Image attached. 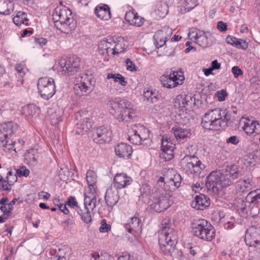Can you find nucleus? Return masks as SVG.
I'll return each mask as SVG.
<instances>
[{
    "label": "nucleus",
    "instance_id": "nucleus-1",
    "mask_svg": "<svg viewBox=\"0 0 260 260\" xmlns=\"http://www.w3.org/2000/svg\"><path fill=\"white\" fill-rule=\"evenodd\" d=\"M236 166H233L230 169L214 171L211 172L206 179V186L208 190L217 193L222 188L227 187L233 184L238 176L235 171Z\"/></svg>",
    "mask_w": 260,
    "mask_h": 260
},
{
    "label": "nucleus",
    "instance_id": "nucleus-2",
    "mask_svg": "<svg viewBox=\"0 0 260 260\" xmlns=\"http://www.w3.org/2000/svg\"><path fill=\"white\" fill-rule=\"evenodd\" d=\"M107 106L110 113L119 122H128L136 116L131 103L125 100L110 98Z\"/></svg>",
    "mask_w": 260,
    "mask_h": 260
},
{
    "label": "nucleus",
    "instance_id": "nucleus-3",
    "mask_svg": "<svg viewBox=\"0 0 260 260\" xmlns=\"http://www.w3.org/2000/svg\"><path fill=\"white\" fill-rule=\"evenodd\" d=\"M170 220L164 219L161 223L160 230L158 231V243L161 250L165 254L173 252L177 243L176 232L170 228Z\"/></svg>",
    "mask_w": 260,
    "mask_h": 260
},
{
    "label": "nucleus",
    "instance_id": "nucleus-4",
    "mask_svg": "<svg viewBox=\"0 0 260 260\" xmlns=\"http://www.w3.org/2000/svg\"><path fill=\"white\" fill-rule=\"evenodd\" d=\"M230 115L225 110L220 108L208 110L202 119V124L206 129L218 131L226 125Z\"/></svg>",
    "mask_w": 260,
    "mask_h": 260
},
{
    "label": "nucleus",
    "instance_id": "nucleus-5",
    "mask_svg": "<svg viewBox=\"0 0 260 260\" xmlns=\"http://www.w3.org/2000/svg\"><path fill=\"white\" fill-rule=\"evenodd\" d=\"M58 9L56 8L52 14L55 26L62 32L67 34L71 33L76 27V22L71 11L66 8Z\"/></svg>",
    "mask_w": 260,
    "mask_h": 260
},
{
    "label": "nucleus",
    "instance_id": "nucleus-6",
    "mask_svg": "<svg viewBox=\"0 0 260 260\" xmlns=\"http://www.w3.org/2000/svg\"><path fill=\"white\" fill-rule=\"evenodd\" d=\"M191 228L193 235L201 239L211 241L215 237L214 228L205 219H193L191 224Z\"/></svg>",
    "mask_w": 260,
    "mask_h": 260
},
{
    "label": "nucleus",
    "instance_id": "nucleus-7",
    "mask_svg": "<svg viewBox=\"0 0 260 260\" xmlns=\"http://www.w3.org/2000/svg\"><path fill=\"white\" fill-rule=\"evenodd\" d=\"M182 168L188 174L199 176L205 168L199 158L194 155H185L180 162Z\"/></svg>",
    "mask_w": 260,
    "mask_h": 260
},
{
    "label": "nucleus",
    "instance_id": "nucleus-8",
    "mask_svg": "<svg viewBox=\"0 0 260 260\" xmlns=\"http://www.w3.org/2000/svg\"><path fill=\"white\" fill-rule=\"evenodd\" d=\"M80 62V59L75 55H73L60 58L54 67L58 72L72 75L79 70Z\"/></svg>",
    "mask_w": 260,
    "mask_h": 260
},
{
    "label": "nucleus",
    "instance_id": "nucleus-9",
    "mask_svg": "<svg viewBox=\"0 0 260 260\" xmlns=\"http://www.w3.org/2000/svg\"><path fill=\"white\" fill-rule=\"evenodd\" d=\"M38 88L41 96L46 100L49 99L55 92L54 81L52 78H40L38 82Z\"/></svg>",
    "mask_w": 260,
    "mask_h": 260
},
{
    "label": "nucleus",
    "instance_id": "nucleus-10",
    "mask_svg": "<svg viewBox=\"0 0 260 260\" xmlns=\"http://www.w3.org/2000/svg\"><path fill=\"white\" fill-rule=\"evenodd\" d=\"M91 78L87 74L79 75L75 81L74 91L77 95H86L92 91Z\"/></svg>",
    "mask_w": 260,
    "mask_h": 260
},
{
    "label": "nucleus",
    "instance_id": "nucleus-11",
    "mask_svg": "<svg viewBox=\"0 0 260 260\" xmlns=\"http://www.w3.org/2000/svg\"><path fill=\"white\" fill-rule=\"evenodd\" d=\"M184 77L183 72L172 71L169 75H164L160 77V81L162 86L168 88H172L182 84Z\"/></svg>",
    "mask_w": 260,
    "mask_h": 260
},
{
    "label": "nucleus",
    "instance_id": "nucleus-12",
    "mask_svg": "<svg viewBox=\"0 0 260 260\" xmlns=\"http://www.w3.org/2000/svg\"><path fill=\"white\" fill-rule=\"evenodd\" d=\"M170 198V195L166 192L160 194L158 197L153 198L150 205V208L157 212L166 210L171 204Z\"/></svg>",
    "mask_w": 260,
    "mask_h": 260
},
{
    "label": "nucleus",
    "instance_id": "nucleus-13",
    "mask_svg": "<svg viewBox=\"0 0 260 260\" xmlns=\"http://www.w3.org/2000/svg\"><path fill=\"white\" fill-rule=\"evenodd\" d=\"M112 137V132L109 127L102 126L98 127L93 134V141L99 144H103L110 141Z\"/></svg>",
    "mask_w": 260,
    "mask_h": 260
},
{
    "label": "nucleus",
    "instance_id": "nucleus-14",
    "mask_svg": "<svg viewBox=\"0 0 260 260\" xmlns=\"http://www.w3.org/2000/svg\"><path fill=\"white\" fill-rule=\"evenodd\" d=\"M113 38H107L101 40L98 44L99 53L104 56V60H108V57L112 56Z\"/></svg>",
    "mask_w": 260,
    "mask_h": 260
},
{
    "label": "nucleus",
    "instance_id": "nucleus-15",
    "mask_svg": "<svg viewBox=\"0 0 260 260\" xmlns=\"http://www.w3.org/2000/svg\"><path fill=\"white\" fill-rule=\"evenodd\" d=\"M240 124L242 129L248 135L260 132V124L256 121L243 117L240 120Z\"/></svg>",
    "mask_w": 260,
    "mask_h": 260
},
{
    "label": "nucleus",
    "instance_id": "nucleus-16",
    "mask_svg": "<svg viewBox=\"0 0 260 260\" xmlns=\"http://www.w3.org/2000/svg\"><path fill=\"white\" fill-rule=\"evenodd\" d=\"M142 225L141 219L137 217L131 218L125 225V229L129 233H132L135 236H138L142 232Z\"/></svg>",
    "mask_w": 260,
    "mask_h": 260
},
{
    "label": "nucleus",
    "instance_id": "nucleus-17",
    "mask_svg": "<svg viewBox=\"0 0 260 260\" xmlns=\"http://www.w3.org/2000/svg\"><path fill=\"white\" fill-rule=\"evenodd\" d=\"M172 34V29L169 27H164L161 30H158L154 36V44L156 48L163 46L170 35Z\"/></svg>",
    "mask_w": 260,
    "mask_h": 260
},
{
    "label": "nucleus",
    "instance_id": "nucleus-18",
    "mask_svg": "<svg viewBox=\"0 0 260 260\" xmlns=\"http://www.w3.org/2000/svg\"><path fill=\"white\" fill-rule=\"evenodd\" d=\"M132 182V178L124 173L117 174L114 178V186L116 189L127 187Z\"/></svg>",
    "mask_w": 260,
    "mask_h": 260
},
{
    "label": "nucleus",
    "instance_id": "nucleus-19",
    "mask_svg": "<svg viewBox=\"0 0 260 260\" xmlns=\"http://www.w3.org/2000/svg\"><path fill=\"white\" fill-rule=\"evenodd\" d=\"M245 241H249L250 246H256L260 243V230H256L254 226H251L246 231Z\"/></svg>",
    "mask_w": 260,
    "mask_h": 260
},
{
    "label": "nucleus",
    "instance_id": "nucleus-20",
    "mask_svg": "<svg viewBox=\"0 0 260 260\" xmlns=\"http://www.w3.org/2000/svg\"><path fill=\"white\" fill-rule=\"evenodd\" d=\"M14 129H16V125H14L13 123L10 122L7 124H3L1 125L0 131V141L3 143V146L6 147L8 144V139L14 133Z\"/></svg>",
    "mask_w": 260,
    "mask_h": 260
},
{
    "label": "nucleus",
    "instance_id": "nucleus-21",
    "mask_svg": "<svg viewBox=\"0 0 260 260\" xmlns=\"http://www.w3.org/2000/svg\"><path fill=\"white\" fill-rule=\"evenodd\" d=\"M191 100L192 99L190 96L185 94L178 95L174 100V108L178 109L179 112H183L184 108L189 105Z\"/></svg>",
    "mask_w": 260,
    "mask_h": 260
},
{
    "label": "nucleus",
    "instance_id": "nucleus-22",
    "mask_svg": "<svg viewBox=\"0 0 260 260\" xmlns=\"http://www.w3.org/2000/svg\"><path fill=\"white\" fill-rule=\"evenodd\" d=\"M209 198L204 194L197 195L191 203V206L197 210H203L210 205Z\"/></svg>",
    "mask_w": 260,
    "mask_h": 260
},
{
    "label": "nucleus",
    "instance_id": "nucleus-23",
    "mask_svg": "<svg viewBox=\"0 0 260 260\" xmlns=\"http://www.w3.org/2000/svg\"><path fill=\"white\" fill-rule=\"evenodd\" d=\"M38 157V152L36 149H29L24 154V162L30 167H35L37 165Z\"/></svg>",
    "mask_w": 260,
    "mask_h": 260
},
{
    "label": "nucleus",
    "instance_id": "nucleus-24",
    "mask_svg": "<svg viewBox=\"0 0 260 260\" xmlns=\"http://www.w3.org/2000/svg\"><path fill=\"white\" fill-rule=\"evenodd\" d=\"M116 154L120 157L129 158L133 152L132 147L126 143H121L115 148Z\"/></svg>",
    "mask_w": 260,
    "mask_h": 260
},
{
    "label": "nucleus",
    "instance_id": "nucleus-25",
    "mask_svg": "<svg viewBox=\"0 0 260 260\" xmlns=\"http://www.w3.org/2000/svg\"><path fill=\"white\" fill-rule=\"evenodd\" d=\"M105 199L107 205L113 207L119 200L118 191L110 186L107 189Z\"/></svg>",
    "mask_w": 260,
    "mask_h": 260
},
{
    "label": "nucleus",
    "instance_id": "nucleus-26",
    "mask_svg": "<svg viewBox=\"0 0 260 260\" xmlns=\"http://www.w3.org/2000/svg\"><path fill=\"white\" fill-rule=\"evenodd\" d=\"M172 133L178 141H186L190 135V131L188 128H183L180 126H175L172 128Z\"/></svg>",
    "mask_w": 260,
    "mask_h": 260
},
{
    "label": "nucleus",
    "instance_id": "nucleus-27",
    "mask_svg": "<svg viewBox=\"0 0 260 260\" xmlns=\"http://www.w3.org/2000/svg\"><path fill=\"white\" fill-rule=\"evenodd\" d=\"M96 202L95 191L89 190L84 193V208L93 210L96 207Z\"/></svg>",
    "mask_w": 260,
    "mask_h": 260
},
{
    "label": "nucleus",
    "instance_id": "nucleus-28",
    "mask_svg": "<svg viewBox=\"0 0 260 260\" xmlns=\"http://www.w3.org/2000/svg\"><path fill=\"white\" fill-rule=\"evenodd\" d=\"M22 112L28 119H30L37 118L40 114V110L36 105L30 104L23 107Z\"/></svg>",
    "mask_w": 260,
    "mask_h": 260
},
{
    "label": "nucleus",
    "instance_id": "nucleus-29",
    "mask_svg": "<svg viewBox=\"0 0 260 260\" xmlns=\"http://www.w3.org/2000/svg\"><path fill=\"white\" fill-rule=\"evenodd\" d=\"M94 11L96 16L102 20H107L111 17L110 9L107 5L97 6Z\"/></svg>",
    "mask_w": 260,
    "mask_h": 260
},
{
    "label": "nucleus",
    "instance_id": "nucleus-30",
    "mask_svg": "<svg viewBox=\"0 0 260 260\" xmlns=\"http://www.w3.org/2000/svg\"><path fill=\"white\" fill-rule=\"evenodd\" d=\"M70 254V248L63 246L55 250V255L51 258V260H69Z\"/></svg>",
    "mask_w": 260,
    "mask_h": 260
},
{
    "label": "nucleus",
    "instance_id": "nucleus-31",
    "mask_svg": "<svg viewBox=\"0 0 260 260\" xmlns=\"http://www.w3.org/2000/svg\"><path fill=\"white\" fill-rule=\"evenodd\" d=\"M198 37L195 42L203 47H207L211 45V35L203 30L199 32Z\"/></svg>",
    "mask_w": 260,
    "mask_h": 260
},
{
    "label": "nucleus",
    "instance_id": "nucleus-32",
    "mask_svg": "<svg viewBox=\"0 0 260 260\" xmlns=\"http://www.w3.org/2000/svg\"><path fill=\"white\" fill-rule=\"evenodd\" d=\"M144 101L148 104L156 103L159 97L157 92L153 91L152 89H145L143 92Z\"/></svg>",
    "mask_w": 260,
    "mask_h": 260
},
{
    "label": "nucleus",
    "instance_id": "nucleus-33",
    "mask_svg": "<svg viewBox=\"0 0 260 260\" xmlns=\"http://www.w3.org/2000/svg\"><path fill=\"white\" fill-rule=\"evenodd\" d=\"M253 182L249 177L247 179H241L237 182L236 186L239 191L247 192L252 188Z\"/></svg>",
    "mask_w": 260,
    "mask_h": 260
},
{
    "label": "nucleus",
    "instance_id": "nucleus-34",
    "mask_svg": "<svg viewBox=\"0 0 260 260\" xmlns=\"http://www.w3.org/2000/svg\"><path fill=\"white\" fill-rule=\"evenodd\" d=\"M126 45L125 41L122 37L119 38L117 41L113 39V47H112V56L123 52L126 49Z\"/></svg>",
    "mask_w": 260,
    "mask_h": 260
},
{
    "label": "nucleus",
    "instance_id": "nucleus-35",
    "mask_svg": "<svg viewBox=\"0 0 260 260\" xmlns=\"http://www.w3.org/2000/svg\"><path fill=\"white\" fill-rule=\"evenodd\" d=\"M14 4L10 0H0V14L7 15L14 10Z\"/></svg>",
    "mask_w": 260,
    "mask_h": 260
},
{
    "label": "nucleus",
    "instance_id": "nucleus-36",
    "mask_svg": "<svg viewBox=\"0 0 260 260\" xmlns=\"http://www.w3.org/2000/svg\"><path fill=\"white\" fill-rule=\"evenodd\" d=\"M86 180L88 185L89 190L95 191V188L94 185H95L97 181V177L96 173L91 170H89L86 173Z\"/></svg>",
    "mask_w": 260,
    "mask_h": 260
},
{
    "label": "nucleus",
    "instance_id": "nucleus-37",
    "mask_svg": "<svg viewBox=\"0 0 260 260\" xmlns=\"http://www.w3.org/2000/svg\"><path fill=\"white\" fill-rule=\"evenodd\" d=\"M134 127L136 128V132L140 135L141 142H144L149 138V131L144 126L139 124L135 125Z\"/></svg>",
    "mask_w": 260,
    "mask_h": 260
},
{
    "label": "nucleus",
    "instance_id": "nucleus-38",
    "mask_svg": "<svg viewBox=\"0 0 260 260\" xmlns=\"http://www.w3.org/2000/svg\"><path fill=\"white\" fill-rule=\"evenodd\" d=\"M28 19L27 18L26 14L21 11L18 12L13 18L14 23L18 26H20L22 24L28 25Z\"/></svg>",
    "mask_w": 260,
    "mask_h": 260
},
{
    "label": "nucleus",
    "instance_id": "nucleus-39",
    "mask_svg": "<svg viewBox=\"0 0 260 260\" xmlns=\"http://www.w3.org/2000/svg\"><path fill=\"white\" fill-rule=\"evenodd\" d=\"M181 182V176L179 174L176 173L173 177L168 178V180L165 182V183H168L170 186H172V189H175L180 186Z\"/></svg>",
    "mask_w": 260,
    "mask_h": 260
},
{
    "label": "nucleus",
    "instance_id": "nucleus-40",
    "mask_svg": "<svg viewBox=\"0 0 260 260\" xmlns=\"http://www.w3.org/2000/svg\"><path fill=\"white\" fill-rule=\"evenodd\" d=\"M244 206H249L248 211L249 217L254 218L259 214L260 207L258 204L247 202V204L244 205Z\"/></svg>",
    "mask_w": 260,
    "mask_h": 260
},
{
    "label": "nucleus",
    "instance_id": "nucleus-41",
    "mask_svg": "<svg viewBox=\"0 0 260 260\" xmlns=\"http://www.w3.org/2000/svg\"><path fill=\"white\" fill-rule=\"evenodd\" d=\"M107 79H112L115 83H118L121 86H124L127 84L125 78L120 74L109 73L107 76Z\"/></svg>",
    "mask_w": 260,
    "mask_h": 260
},
{
    "label": "nucleus",
    "instance_id": "nucleus-42",
    "mask_svg": "<svg viewBox=\"0 0 260 260\" xmlns=\"http://www.w3.org/2000/svg\"><path fill=\"white\" fill-rule=\"evenodd\" d=\"M63 114L62 109H57L54 113L50 115L51 122L53 125H56L61 120V117Z\"/></svg>",
    "mask_w": 260,
    "mask_h": 260
},
{
    "label": "nucleus",
    "instance_id": "nucleus-43",
    "mask_svg": "<svg viewBox=\"0 0 260 260\" xmlns=\"http://www.w3.org/2000/svg\"><path fill=\"white\" fill-rule=\"evenodd\" d=\"M246 199L249 201V202L259 205L260 190L251 191L248 193Z\"/></svg>",
    "mask_w": 260,
    "mask_h": 260
},
{
    "label": "nucleus",
    "instance_id": "nucleus-44",
    "mask_svg": "<svg viewBox=\"0 0 260 260\" xmlns=\"http://www.w3.org/2000/svg\"><path fill=\"white\" fill-rule=\"evenodd\" d=\"M91 210H88L84 208L83 209H79L77 210L80 215L81 219L85 223H88L91 221L92 218L90 214Z\"/></svg>",
    "mask_w": 260,
    "mask_h": 260
},
{
    "label": "nucleus",
    "instance_id": "nucleus-45",
    "mask_svg": "<svg viewBox=\"0 0 260 260\" xmlns=\"http://www.w3.org/2000/svg\"><path fill=\"white\" fill-rule=\"evenodd\" d=\"M76 126L77 130L76 133L78 135L81 134L83 132H87L91 128L90 123H88L87 121L85 122L84 119L83 122L80 121L77 123Z\"/></svg>",
    "mask_w": 260,
    "mask_h": 260
},
{
    "label": "nucleus",
    "instance_id": "nucleus-46",
    "mask_svg": "<svg viewBox=\"0 0 260 260\" xmlns=\"http://www.w3.org/2000/svg\"><path fill=\"white\" fill-rule=\"evenodd\" d=\"M136 128L134 127V125L132 128V132H129L130 135L128 136L129 141L133 144L135 145L141 144L142 142L140 138V135L136 132Z\"/></svg>",
    "mask_w": 260,
    "mask_h": 260
},
{
    "label": "nucleus",
    "instance_id": "nucleus-47",
    "mask_svg": "<svg viewBox=\"0 0 260 260\" xmlns=\"http://www.w3.org/2000/svg\"><path fill=\"white\" fill-rule=\"evenodd\" d=\"M247 202H249V201L247 200L246 199L245 201L241 200L240 202L239 203V205H238L237 206L238 210L239 211L240 213L242 215V216H245V217H249L248 212L249 206H244V205H246L247 204Z\"/></svg>",
    "mask_w": 260,
    "mask_h": 260
},
{
    "label": "nucleus",
    "instance_id": "nucleus-48",
    "mask_svg": "<svg viewBox=\"0 0 260 260\" xmlns=\"http://www.w3.org/2000/svg\"><path fill=\"white\" fill-rule=\"evenodd\" d=\"M185 10L189 11L197 6V0H181Z\"/></svg>",
    "mask_w": 260,
    "mask_h": 260
},
{
    "label": "nucleus",
    "instance_id": "nucleus-49",
    "mask_svg": "<svg viewBox=\"0 0 260 260\" xmlns=\"http://www.w3.org/2000/svg\"><path fill=\"white\" fill-rule=\"evenodd\" d=\"M17 201L16 199H13L10 203L2 205L0 209L4 214L10 213L13 209V206Z\"/></svg>",
    "mask_w": 260,
    "mask_h": 260
},
{
    "label": "nucleus",
    "instance_id": "nucleus-50",
    "mask_svg": "<svg viewBox=\"0 0 260 260\" xmlns=\"http://www.w3.org/2000/svg\"><path fill=\"white\" fill-rule=\"evenodd\" d=\"M156 12L160 17H164L168 13V8L167 4L165 3L160 4Z\"/></svg>",
    "mask_w": 260,
    "mask_h": 260
},
{
    "label": "nucleus",
    "instance_id": "nucleus-51",
    "mask_svg": "<svg viewBox=\"0 0 260 260\" xmlns=\"http://www.w3.org/2000/svg\"><path fill=\"white\" fill-rule=\"evenodd\" d=\"M174 150H172V147L170 149H166L162 150L160 156L162 158H164L166 161H169L174 157Z\"/></svg>",
    "mask_w": 260,
    "mask_h": 260
},
{
    "label": "nucleus",
    "instance_id": "nucleus-52",
    "mask_svg": "<svg viewBox=\"0 0 260 260\" xmlns=\"http://www.w3.org/2000/svg\"><path fill=\"white\" fill-rule=\"evenodd\" d=\"M17 180V177L15 175H13L11 170L9 171L6 177V180H4V182H7L9 185H12Z\"/></svg>",
    "mask_w": 260,
    "mask_h": 260
},
{
    "label": "nucleus",
    "instance_id": "nucleus-53",
    "mask_svg": "<svg viewBox=\"0 0 260 260\" xmlns=\"http://www.w3.org/2000/svg\"><path fill=\"white\" fill-rule=\"evenodd\" d=\"M234 46L239 49H246L248 47V43L243 39H237Z\"/></svg>",
    "mask_w": 260,
    "mask_h": 260
},
{
    "label": "nucleus",
    "instance_id": "nucleus-54",
    "mask_svg": "<svg viewBox=\"0 0 260 260\" xmlns=\"http://www.w3.org/2000/svg\"><path fill=\"white\" fill-rule=\"evenodd\" d=\"M29 170L27 169L24 166H22L16 170V173L19 177H27L29 174Z\"/></svg>",
    "mask_w": 260,
    "mask_h": 260
},
{
    "label": "nucleus",
    "instance_id": "nucleus-55",
    "mask_svg": "<svg viewBox=\"0 0 260 260\" xmlns=\"http://www.w3.org/2000/svg\"><path fill=\"white\" fill-rule=\"evenodd\" d=\"M110 229L111 225L110 224H107L105 219H102L101 220V225L99 229L101 233H105L109 231Z\"/></svg>",
    "mask_w": 260,
    "mask_h": 260
},
{
    "label": "nucleus",
    "instance_id": "nucleus-56",
    "mask_svg": "<svg viewBox=\"0 0 260 260\" xmlns=\"http://www.w3.org/2000/svg\"><path fill=\"white\" fill-rule=\"evenodd\" d=\"M144 19L142 17L138 16V14L136 13V17L134 18V20H133L132 25L138 27L141 26V25H143L144 23Z\"/></svg>",
    "mask_w": 260,
    "mask_h": 260
},
{
    "label": "nucleus",
    "instance_id": "nucleus-57",
    "mask_svg": "<svg viewBox=\"0 0 260 260\" xmlns=\"http://www.w3.org/2000/svg\"><path fill=\"white\" fill-rule=\"evenodd\" d=\"M136 13L132 11H129L126 13L125 15V19L131 25H132L134 18L136 17Z\"/></svg>",
    "mask_w": 260,
    "mask_h": 260
},
{
    "label": "nucleus",
    "instance_id": "nucleus-58",
    "mask_svg": "<svg viewBox=\"0 0 260 260\" xmlns=\"http://www.w3.org/2000/svg\"><path fill=\"white\" fill-rule=\"evenodd\" d=\"M227 95L226 92L225 90L222 89L218 91L216 93L218 100L220 102H222L225 100V98Z\"/></svg>",
    "mask_w": 260,
    "mask_h": 260
},
{
    "label": "nucleus",
    "instance_id": "nucleus-59",
    "mask_svg": "<svg viewBox=\"0 0 260 260\" xmlns=\"http://www.w3.org/2000/svg\"><path fill=\"white\" fill-rule=\"evenodd\" d=\"M239 142V137L237 136H232L226 140L227 144L237 145Z\"/></svg>",
    "mask_w": 260,
    "mask_h": 260
},
{
    "label": "nucleus",
    "instance_id": "nucleus-60",
    "mask_svg": "<svg viewBox=\"0 0 260 260\" xmlns=\"http://www.w3.org/2000/svg\"><path fill=\"white\" fill-rule=\"evenodd\" d=\"M199 31H201V30L197 29H192L189 31L188 34V37L190 40L193 39L194 41H196L198 37H199L198 34Z\"/></svg>",
    "mask_w": 260,
    "mask_h": 260
},
{
    "label": "nucleus",
    "instance_id": "nucleus-61",
    "mask_svg": "<svg viewBox=\"0 0 260 260\" xmlns=\"http://www.w3.org/2000/svg\"><path fill=\"white\" fill-rule=\"evenodd\" d=\"M126 64V69L127 70L130 71H136V67L135 64L131 61L129 58H127L125 60Z\"/></svg>",
    "mask_w": 260,
    "mask_h": 260
},
{
    "label": "nucleus",
    "instance_id": "nucleus-62",
    "mask_svg": "<svg viewBox=\"0 0 260 260\" xmlns=\"http://www.w3.org/2000/svg\"><path fill=\"white\" fill-rule=\"evenodd\" d=\"M232 72L235 78H237L239 76L243 74L242 71L238 66L233 67L232 69Z\"/></svg>",
    "mask_w": 260,
    "mask_h": 260
},
{
    "label": "nucleus",
    "instance_id": "nucleus-63",
    "mask_svg": "<svg viewBox=\"0 0 260 260\" xmlns=\"http://www.w3.org/2000/svg\"><path fill=\"white\" fill-rule=\"evenodd\" d=\"M67 204L69 206H70L71 207L74 208L75 207H76L79 209V208L78 207V205H77V202L76 201L75 198L72 196H70L69 198L68 201L67 202Z\"/></svg>",
    "mask_w": 260,
    "mask_h": 260
},
{
    "label": "nucleus",
    "instance_id": "nucleus-64",
    "mask_svg": "<svg viewBox=\"0 0 260 260\" xmlns=\"http://www.w3.org/2000/svg\"><path fill=\"white\" fill-rule=\"evenodd\" d=\"M217 28L220 31H225L227 29V25L223 22L220 21L217 23Z\"/></svg>",
    "mask_w": 260,
    "mask_h": 260
}]
</instances>
